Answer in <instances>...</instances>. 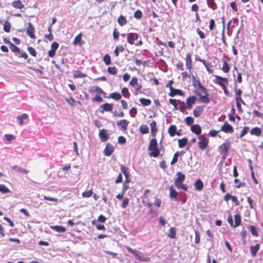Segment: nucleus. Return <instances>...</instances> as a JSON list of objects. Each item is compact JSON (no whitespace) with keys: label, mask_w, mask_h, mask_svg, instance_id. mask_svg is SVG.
I'll use <instances>...</instances> for the list:
<instances>
[{"label":"nucleus","mask_w":263,"mask_h":263,"mask_svg":"<svg viewBox=\"0 0 263 263\" xmlns=\"http://www.w3.org/2000/svg\"><path fill=\"white\" fill-rule=\"evenodd\" d=\"M231 147V143L229 142H224L219 146L220 154L222 155V160H224L226 158L229 149Z\"/></svg>","instance_id":"1"},{"label":"nucleus","mask_w":263,"mask_h":263,"mask_svg":"<svg viewBox=\"0 0 263 263\" xmlns=\"http://www.w3.org/2000/svg\"><path fill=\"white\" fill-rule=\"evenodd\" d=\"M216 79V81L215 82L222 87H225L226 85L228 84V79L226 78H223L219 76H214Z\"/></svg>","instance_id":"2"},{"label":"nucleus","mask_w":263,"mask_h":263,"mask_svg":"<svg viewBox=\"0 0 263 263\" xmlns=\"http://www.w3.org/2000/svg\"><path fill=\"white\" fill-rule=\"evenodd\" d=\"M99 136L101 141L103 142L107 141L109 137L108 131L105 129L100 130Z\"/></svg>","instance_id":"3"},{"label":"nucleus","mask_w":263,"mask_h":263,"mask_svg":"<svg viewBox=\"0 0 263 263\" xmlns=\"http://www.w3.org/2000/svg\"><path fill=\"white\" fill-rule=\"evenodd\" d=\"M177 177L175 180L174 184L175 186H178V185L180 183H182L185 180V176L182 173L178 172L176 174Z\"/></svg>","instance_id":"4"},{"label":"nucleus","mask_w":263,"mask_h":263,"mask_svg":"<svg viewBox=\"0 0 263 263\" xmlns=\"http://www.w3.org/2000/svg\"><path fill=\"white\" fill-rule=\"evenodd\" d=\"M221 130L226 133H232L234 131V128L232 125L226 121L224 124L221 126Z\"/></svg>","instance_id":"5"},{"label":"nucleus","mask_w":263,"mask_h":263,"mask_svg":"<svg viewBox=\"0 0 263 263\" xmlns=\"http://www.w3.org/2000/svg\"><path fill=\"white\" fill-rule=\"evenodd\" d=\"M35 28L32 23L29 22L28 23V27L27 29L26 33L31 39H34L35 37Z\"/></svg>","instance_id":"6"},{"label":"nucleus","mask_w":263,"mask_h":263,"mask_svg":"<svg viewBox=\"0 0 263 263\" xmlns=\"http://www.w3.org/2000/svg\"><path fill=\"white\" fill-rule=\"evenodd\" d=\"M114 146L110 143H107L106 145V146L104 150V154L106 156H110L114 152Z\"/></svg>","instance_id":"7"},{"label":"nucleus","mask_w":263,"mask_h":263,"mask_svg":"<svg viewBox=\"0 0 263 263\" xmlns=\"http://www.w3.org/2000/svg\"><path fill=\"white\" fill-rule=\"evenodd\" d=\"M197 100L196 97L195 96H192L186 99V105L187 108L189 109H191L196 101Z\"/></svg>","instance_id":"8"},{"label":"nucleus","mask_w":263,"mask_h":263,"mask_svg":"<svg viewBox=\"0 0 263 263\" xmlns=\"http://www.w3.org/2000/svg\"><path fill=\"white\" fill-rule=\"evenodd\" d=\"M197 95L199 97V101L201 103L207 104L210 102L211 100V98L212 97H210V95L204 96L201 95L200 93L197 92Z\"/></svg>","instance_id":"9"},{"label":"nucleus","mask_w":263,"mask_h":263,"mask_svg":"<svg viewBox=\"0 0 263 263\" xmlns=\"http://www.w3.org/2000/svg\"><path fill=\"white\" fill-rule=\"evenodd\" d=\"M113 104H109L108 103H105L101 105V107L102 108V110L101 111V113H103L104 111H112L113 108Z\"/></svg>","instance_id":"10"},{"label":"nucleus","mask_w":263,"mask_h":263,"mask_svg":"<svg viewBox=\"0 0 263 263\" xmlns=\"http://www.w3.org/2000/svg\"><path fill=\"white\" fill-rule=\"evenodd\" d=\"M128 124L129 122L125 119L120 120L117 122V125L119 126H120L123 130L127 129Z\"/></svg>","instance_id":"11"},{"label":"nucleus","mask_w":263,"mask_h":263,"mask_svg":"<svg viewBox=\"0 0 263 263\" xmlns=\"http://www.w3.org/2000/svg\"><path fill=\"white\" fill-rule=\"evenodd\" d=\"M148 150L150 151L149 155L151 157L156 158L160 155V150L158 147H156L155 148H152L151 149Z\"/></svg>","instance_id":"12"},{"label":"nucleus","mask_w":263,"mask_h":263,"mask_svg":"<svg viewBox=\"0 0 263 263\" xmlns=\"http://www.w3.org/2000/svg\"><path fill=\"white\" fill-rule=\"evenodd\" d=\"M191 131L197 135L201 133V128L199 124L192 125L191 127Z\"/></svg>","instance_id":"13"},{"label":"nucleus","mask_w":263,"mask_h":263,"mask_svg":"<svg viewBox=\"0 0 263 263\" xmlns=\"http://www.w3.org/2000/svg\"><path fill=\"white\" fill-rule=\"evenodd\" d=\"M203 110V107L202 106H197L193 110V115L196 118L199 117Z\"/></svg>","instance_id":"14"},{"label":"nucleus","mask_w":263,"mask_h":263,"mask_svg":"<svg viewBox=\"0 0 263 263\" xmlns=\"http://www.w3.org/2000/svg\"><path fill=\"white\" fill-rule=\"evenodd\" d=\"M186 67L190 70L192 69V60L191 59V55L190 53H187L186 55L185 58Z\"/></svg>","instance_id":"15"},{"label":"nucleus","mask_w":263,"mask_h":263,"mask_svg":"<svg viewBox=\"0 0 263 263\" xmlns=\"http://www.w3.org/2000/svg\"><path fill=\"white\" fill-rule=\"evenodd\" d=\"M151 128V134L152 136L155 137L156 135L157 128V123L155 121H153L150 124Z\"/></svg>","instance_id":"16"},{"label":"nucleus","mask_w":263,"mask_h":263,"mask_svg":"<svg viewBox=\"0 0 263 263\" xmlns=\"http://www.w3.org/2000/svg\"><path fill=\"white\" fill-rule=\"evenodd\" d=\"M83 44L84 42L82 40V33H81L75 37L73 44L74 45H79L81 46Z\"/></svg>","instance_id":"17"},{"label":"nucleus","mask_w":263,"mask_h":263,"mask_svg":"<svg viewBox=\"0 0 263 263\" xmlns=\"http://www.w3.org/2000/svg\"><path fill=\"white\" fill-rule=\"evenodd\" d=\"M50 228L58 232L63 233L65 232L66 230V228L62 226H51Z\"/></svg>","instance_id":"18"},{"label":"nucleus","mask_w":263,"mask_h":263,"mask_svg":"<svg viewBox=\"0 0 263 263\" xmlns=\"http://www.w3.org/2000/svg\"><path fill=\"white\" fill-rule=\"evenodd\" d=\"M209 141L208 139L199 141L198 142L199 148L201 150H204L208 145Z\"/></svg>","instance_id":"19"},{"label":"nucleus","mask_w":263,"mask_h":263,"mask_svg":"<svg viewBox=\"0 0 263 263\" xmlns=\"http://www.w3.org/2000/svg\"><path fill=\"white\" fill-rule=\"evenodd\" d=\"M126 249L129 253H131L135 256L136 259H138V258H140L141 257V253L139 252L138 251L135 250L130 248L129 247H127Z\"/></svg>","instance_id":"20"},{"label":"nucleus","mask_w":263,"mask_h":263,"mask_svg":"<svg viewBox=\"0 0 263 263\" xmlns=\"http://www.w3.org/2000/svg\"><path fill=\"white\" fill-rule=\"evenodd\" d=\"M259 246H260L259 244L257 243L254 246H251L250 247L251 253L253 257H255L256 256L257 252L258 251V250L259 249Z\"/></svg>","instance_id":"21"},{"label":"nucleus","mask_w":263,"mask_h":263,"mask_svg":"<svg viewBox=\"0 0 263 263\" xmlns=\"http://www.w3.org/2000/svg\"><path fill=\"white\" fill-rule=\"evenodd\" d=\"M89 91L91 93L96 92L98 94H102V93L103 92V90L100 87L97 86L89 88Z\"/></svg>","instance_id":"22"},{"label":"nucleus","mask_w":263,"mask_h":263,"mask_svg":"<svg viewBox=\"0 0 263 263\" xmlns=\"http://www.w3.org/2000/svg\"><path fill=\"white\" fill-rule=\"evenodd\" d=\"M176 95H178L179 96H183L184 92L181 89L175 88V90L171 91L168 93V95L172 97H174Z\"/></svg>","instance_id":"23"},{"label":"nucleus","mask_w":263,"mask_h":263,"mask_svg":"<svg viewBox=\"0 0 263 263\" xmlns=\"http://www.w3.org/2000/svg\"><path fill=\"white\" fill-rule=\"evenodd\" d=\"M73 76L74 78H83L87 77V75L82 72L80 70H74L73 73Z\"/></svg>","instance_id":"24"},{"label":"nucleus","mask_w":263,"mask_h":263,"mask_svg":"<svg viewBox=\"0 0 263 263\" xmlns=\"http://www.w3.org/2000/svg\"><path fill=\"white\" fill-rule=\"evenodd\" d=\"M194 185L195 189L197 191H201L203 187V182L200 179H197L195 181Z\"/></svg>","instance_id":"25"},{"label":"nucleus","mask_w":263,"mask_h":263,"mask_svg":"<svg viewBox=\"0 0 263 263\" xmlns=\"http://www.w3.org/2000/svg\"><path fill=\"white\" fill-rule=\"evenodd\" d=\"M261 134V130L258 127L253 128L250 131V134L256 136H259Z\"/></svg>","instance_id":"26"},{"label":"nucleus","mask_w":263,"mask_h":263,"mask_svg":"<svg viewBox=\"0 0 263 263\" xmlns=\"http://www.w3.org/2000/svg\"><path fill=\"white\" fill-rule=\"evenodd\" d=\"M177 127L175 125H171L168 129V133L171 137H174L176 135Z\"/></svg>","instance_id":"27"},{"label":"nucleus","mask_w":263,"mask_h":263,"mask_svg":"<svg viewBox=\"0 0 263 263\" xmlns=\"http://www.w3.org/2000/svg\"><path fill=\"white\" fill-rule=\"evenodd\" d=\"M117 22L121 26L125 25L127 23L126 17L122 15L119 16Z\"/></svg>","instance_id":"28"},{"label":"nucleus","mask_w":263,"mask_h":263,"mask_svg":"<svg viewBox=\"0 0 263 263\" xmlns=\"http://www.w3.org/2000/svg\"><path fill=\"white\" fill-rule=\"evenodd\" d=\"M12 169L14 171L18 172L20 173H22L25 174H27L29 172V171L26 169H24L21 167L18 166V165H14L12 167Z\"/></svg>","instance_id":"29"},{"label":"nucleus","mask_w":263,"mask_h":263,"mask_svg":"<svg viewBox=\"0 0 263 263\" xmlns=\"http://www.w3.org/2000/svg\"><path fill=\"white\" fill-rule=\"evenodd\" d=\"M170 197L172 199H176L177 198V196L178 195V193L176 191V190L173 187V186H171L170 187Z\"/></svg>","instance_id":"30"},{"label":"nucleus","mask_w":263,"mask_h":263,"mask_svg":"<svg viewBox=\"0 0 263 263\" xmlns=\"http://www.w3.org/2000/svg\"><path fill=\"white\" fill-rule=\"evenodd\" d=\"M188 142V139L187 138L184 137L181 139L178 140V146L180 148H183L185 146Z\"/></svg>","instance_id":"31"},{"label":"nucleus","mask_w":263,"mask_h":263,"mask_svg":"<svg viewBox=\"0 0 263 263\" xmlns=\"http://www.w3.org/2000/svg\"><path fill=\"white\" fill-rule=\"evenodd\" d=\"M158 147V143L156 139L153 138L151 140L149 145L148 146V149H151L152 148H155Z\"/></svg>","instance_id":"32"},{"label":"nucleus","mask_w":263,"mask_h":263,"mask_svg":"<svg viewBox=\"0 0 263 263\" xmlns=\"http://www.w3.org/2000/svg\"><path fill=\"white\" fill-rule=\"evenodd\" d=\"M234 221L235 224H234L233 227L236 228L241 224V216L239 214H237L234 215Z\"/></svg>","instance_id":"33"},{"label":"nucleus","mask_w":263,"mask_h":263,"mask_svg":"<svg viewBox=\"0 0 263 263\" xmlns=\"http://www.w3.org/2000/svg\"><path fill=\"white\" fill-rule=\"evenodd\" d=\"M12 6L16 8L22 9L24 7V4L20 0L15 1L12 2Z\"/></svg>","instance_id":"34"},{"label":"nucleus","mask_w":263,"mask_h":263,"mask_svg":"<svg viewBox=\"0 0 263 263\" xmlns=\"http://www.w3.org/2000/svg\"><path fill=\"white\" fill-rule=\"evenodd\" d=\"M176 229L175 228H171L168 230V233L167 236L171 238H176Z\"/></svg>","instance_id":"35"},{"label":"nucleus","mask_w":263,"mask_h":263,"mask_svg":"<svg viewBox=\"0 0 263 263\" xmlns=\"http://www.w3.org/2000/svg\"><path fill=\"white\" fill-rule=\"evenodd\" d=\"M108 98H110L116 100H119L121 99L122 96L120 93L115 92L111 93Z\"/></svg>","instance_id":"36"},{"label":"nucleus","mask_w":263,"mask_h":263,"mask_svg":"<svg viewBox=\"0 0 263 263\" xmlns=\"http://www.w3.org/2000/svg\"><path fill=\"white\" fill-rule=\"evenodd\" d=\"M139 130L142 134H147L149 133V128L146 125H141L139 127Z\"/></svg>","instance_id":"37"},{"label":"nucleus","mask_w":263,"mask_h":263,"mask_svg":"<svg viewBox=\"0 0 263 263\" xmlns=\"http://www.w3.org/2000/svg\"><path fill=\"white\" fill-rule=\"evenodd\" d=\"M206 3L208 7L213 10L217 9V5L215 3L214 0H206Z\"/></svg>","instance_id":"38"},{"label":"nucleus","mask_w":263,"mask_h":263,"mask_svg":"<svg viewBox=\"0 0 263 263\" xmlns=\"http://www.w3.org/2000/svg\"><path fill=\"white\" fill-rule=\"evenodd\" d=\"M127 41L130 45L134 44V33H129L127 34Z\"/></svg>","instance_id":"39"},{"label":"nucleus","mask_w":263,"mask_h":263,"mask_svg":"<svg viewBox=\"0 0 263 263\" xmlns=\"http://www.w3.org/2000/svg\"><path fill=\"white\" fill-rule=\"evenodd\" d=\"M120 167L121 172L125 176H130L129 168L127 167L124 166L123 165H121Z\"/></svg>","instance_id":"40"},{"label":"nucleus","mask_w":263,"mask_h":263,"mask_svg":"<svg viewBox=\"0 0 263 263\" xmlns=\"http://www.w3.org/2000/svg\"><path fill=\"white\" fill-rule=\"evenodd\" d=\"M139 101L143 106H148L151 105L152 103L150 99L145 98H140Z\"/></svg>","instance_id":"41"},{"label":"nucleus","mask_w":263,"mask_h":263,"mask_svg":"<svg viewBox=\"0 0 263 263\" xmlns=\"http://www.w3.org/2000/svg\"><path fill=\"white\" fill-rule=\"evenodd\" d=\"M28 116L26 114H23L22 115L18 116L16 118L19 120V124L22 125L23 124V120L28 118Z\"/></svg>","instance_id":"42"},{"label":"nucleus","mask_w":263,"mask_h":263,"mask_svg":"<svg viewBox=\"0 0 263 263\" xmlns=\"http://www.w3.org/2000/svg\"><path fill=\"white\" fill-rule=\"evenodd\" d=\"M10 48L12 52L16 54H18L21 52L20 48L13 43H11V45H10Z\"/></svg>","instance_id":"43"},{"label":"nucleus","mask_w":263,"mask_h":263,"mask_svg":"<svg viewBox=\"0 0 263 263\" xmlns=\"http://www.w3.org/2000/svg\"><path fill=\"white\" fill-rule=\"evenodd\" d=\"M223 66L221 68V69L224 72L227 73L230 71V68L228 63L224 59H223Z\"/></svg>","instance_id":"44"},{"label":"nucleus","mask_w":263,"mask_h":263,"mask_svg":"<svg viewBox=\"0 0 263 263\" xmlns=\"http://www.w3.org/2000/svg\"><path fill=\"white\" fill-rule=\"evenodd\" d=\"M192 79L193 86L195 87L198 86L199 88L200 87V84H201L200 81L199 80H196L194 74H192Z\"/></svg>","instance_id":"45"},{"label":"nucleus","mask_w":263,"mask_h":263,"mask_svg":"<svg viewBox=\"0 0 263 263\" xmlns=\"http://www.w3.org/2000/svg\"><path fill=\"white\" fill-rule=\"evenodd\" d=\"M107 72L112 75H115L118 72V69L115 66L108 67L107 68Z\"/></svg>","instance_id":"46"},{"label":"nucleus","mask_w":263,"mask_h":263,"mask_svg":"<svg viewBox=\"0 0 263 263\" xmlns=\"http://www.w3.org/2000/svg\"><path fill=\"white\" fill-rule=\"evenodd\" d=\"M10 190L4 184H0V192L3 194L10 193Z\"/></svg>","instance_id":"47"},{"label":"nucleus","mask_w":263,"mask_h":263,"mask_svg":"<svg viewBox=\"0 0 263 263\" xmlns=\"http://www.w3.org/2000/svg\"><path fill=\"white\" fill-rule=\"evenodd\" d=\"M103 61L106 65L111 64V58L108 54H106L103 57Z\"/></svg>","instance_id":"48"},{"label":"nucleus","mask_w":263,"mask_h":263,"mask_svg":"<svg viewBox=\"0 0 263 263\" xmlns=\"http://www.w3.org/2000/svg\"><path fill=\"white\" fill-rule=\"evenodd\" d=\"M249 228H250V231L253 236H254L256 237L258 236V233L257 232V231L255 226H250L249 227Z\"/></svg>","instance_id":"49"},{"label":"nucleus","mask_w":263,"mask_h":263,"mask_svg":"<svg viewBox=\"0 0 263 263\" xmlns=\"http://www.w3.org/2000/svg\"><path fill=\"white\" fill-rule=\"evenodd\" d=\"M180 153L179 152H176L173 156V159L171 161V165H173L176 163L178 161V157H179Z\"/></svg>","instance_id":"50"},{"label":"nucleus","mask_w":263,"mask_h":263,"mask_svg":"<svg viewBox=\"0 0 263 263\" xmlns=\"http://www.w3.org/2000/svg\"><path fill=\"white\" fill-rule=\"evenodd\" d=\"M11 27V24L9 22L6 21L4 24L3 29L5 32H9L10 31Z\"/></svg>","instance_id":"51"},{"label":"nucleus","mask_w":263,"mask_h":263,"mask_svg":"<svg viewBox=\"0 0 263 263\" xmlns=\"http://www.w3.org/2000/svg\"><path fill=\"white\" fill-rule=\"evenodd\" d=\"M194 121V119L192 117H187L185 119V122L188 126H192Z\"/></svg>","instance_id":"52"},{"label":"nucleus","mask_w":263,"mask_h":263,"mask_svg":"<svg viewBox=\"0 0 263 263\" xmlns=\"http://www.w3.org/2000/svg\"><path fill=\"white\" fill-rule=\"evenodd\" d=\"M121 92L123 96L125 98H128L130 96L128 89L127 88L124 87L121 89Z\"/></svg>","instance_id":"53"},{"label":"nucleus","mask_w":263,"mask_h":263,"mask_svg":"<svg viewBox=\"0 0 263 263\" xmlns=\"http://www.w3.org/2000/svg\"><path fill=\"white\" fill-rule=\"evenodd\" d=\"M134 16L137 19H140L142 16V12L140 10H136L134 14Z\"/></svg>","instance_id":"54"},{"label":"nucleus","mask_w":263,"mask_h":263,"mask_svg":"<svg viewBox=\"0 0 263 263\" xmlns=\"http://www.w3.org/2000/svg\"><path fill=\"white\" fill-rule=\"evenodd\" d=\"M27 50L32 56H33V57L36 56V52L35 50L33 47H32L31 46L28 47Z\"/></svg>","instance_id":"55"},{"label":"nucleus","mask_w":263,"mask_h":263,"mask_svg":"<svg viewBox=\"0 0 263 263\" xmlns=\"http://www.w3.org/2000/svg\"><path fill=\"white\" fill-rule=\"evenodd\" d=\"M138 84V79L136 77H133L129 82V85L133 87H135Z\"/></svg>","instance_id":"56"},{"label":"nucleus","mask_w":263,"mask_h":263,"mask_svg":"<svg viewBox=\"0 0 263 263\" xmlns=\"http://www.w3.org/2000/svg\"><path fill=\"white\" fill-rule=\"evenodd\" d=\"M128 203H129V199L127 197H125L123 199V202L121 204V207L123 209H125L128 205Z\"/></svg>","instance_id":"57"},{"label":"nucleus","mask_w":263,"mask_h":263,"mask_svg":"<svg viewBox=\"0 0 263 263\" xmlns=\"http://www.w3.org/2000/svg\"><path fill=\"white\" fill-rule=\"evenodd\" d=\"M249 127H248V126L244 127L242 130L241 132V134L240 135V137L242 138L244 136H245L249 132Z\"/></svg>","instance_id":"58"},{"label":"nucleus","mask_w":263,"mask_h":263,"mask_svg":"<svg viewBox=\"0 0 263 263\" xmlns=\"http://www.w3.org/2000/svg\"><path fill=\"white\" fill-rule=\"evenodd\" d=\"M195 242L196 243H199L200 241V233L198 231L195 230Z\"/></svg>","instance_id":"59"},{"label":"nucleus","mask_w":263,"mask_h":263,"mask_svg":"<svg viewBox=\"0 0 263 263\" xmlns=\"http://www.w3.org/2000/svg\"><path fill=\"white\" fill-rule=\"evenodd\" d=\"M126 140L124 137L120 136L118 137V142L119 144H124L126 143Z\"/></svg>","instance_id":"60"},{"label":"nucleus","mask_w":263,"mask_h":263,"mask_svg":"<svg viewBox=\"0 0 263 263\" xmlns=\"http://www.w3.org/2000/svg\"><path fill=\"white\" fill-rule=\"evenodd\" d=\"M137 113V109L136 107H133L129 111L130 115L132 117H135V115Z\"/></svg>","instance_id":"61"},{"label":"nucleus","mask_w":263,"mask_h":263,"mask_svg":"<svg viewBox=\"0 0 263 263\" xmlns=\"http://www.w3.org/2000/svg\"><path fill=\"white\" fill-rule=\"evenodd\" d=\"M92 190H88V191L83 192L82 193V196L83 197H89L92 195Z\"/></svg>","instance_id":"62"},{"label":"nucleus","mask_w":263,"mask_h":263,"mask_svg":"<svg viewBox=\"0 0 263 263\" xmlns=\"http://www.w3.org/2000/svg\"><path fill=\"white\" fill-rule=\"evenodd\" d=\"M119 32L118 31L117 28H114L113 31V38L114 40H118L119 37Z\"/></svg>","instance_id":"63"},{"label":"nucleus","mask_w":263,"mask_h":263,"mask_svg":"<svg viewBox=\"0 0 263 263\" xmlns=\"http://www.w3.org/2000/svg\"><path fill=\"white\" fill-rule=\"evenodd\" d=\"M59 46V44L58 43L56 42H53L51 45V49L52 50H54L56 51V50L58 49V47Z\"/></svg>","instance_id":"64"}]
</instances>
